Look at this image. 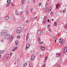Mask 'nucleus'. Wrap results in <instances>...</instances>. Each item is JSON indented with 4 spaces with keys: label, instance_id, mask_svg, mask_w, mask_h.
Segmentation results:
<instances>
[{
    "label": "nucleus",
    "instance_id": "obj_57",
    "mask_svg": "<svg viewBox=\"0 0 67 67\" xmlns=\"http://www.w3.org/2000/svg\"><path fill=\"white\" fill-rule=\"evenodd\" d=\"M37 20H38V19H37Z\"/></svg>",
    "mask_w": 67,
    "mask_h": 67
},
{
    "label": "nucleus",
    "instance_id": "obj_13",
    "mask_svg": "<svg viewBox=\"0 0 67 67\" xmlns=\"http://www.w3.org/2000/svg\"><path fill=\"white\" fill-rule=\"evenodd\" d=\"M51 10H52V8L50 7L48 9V12H50Z\"/></svg>",
    "mask_w": 67,
    "mask_h": 67
},
{
    "label": "nucleus",
    "instance_id": "obj_24",
    "mask_svg": "<svg viewBox=\"0 0 67 67\" xmlns=\"http://www.w3.org/2000/svg\"><path fill=\"white\" fill-rule=\"evenodd\" d=\"M29 67H33V65L31 64H30L29 66Z\"/></svg>",
    "mask_w": 67,
    "mask_h": 67
},
{
    "label": "nucleus",
    "instance_id": "obj_19",
    "mask_svg": "<svg viewBox=\"0 0 67 67\" xmlns=\"http://www.w3.org/2000/svg\"><path fill=\"white\" fill-rule=\"evenodd\" d=\"M17 48V47H15L13 50V52H14V51H15V49H16Z\"/></svg>",
    "mask_w": 67,
    "mask_h": 67
},
{
    "label": "nucleus",
    "instance_id": "obj_29",
    "mask_svg": "<svg viewBox=\"0 0 67 67\" xmlns=\"http://www.w3.org/2000/svg\"><path fill=\"white\" fill-rule=\"evenodd\" d=\"M60 64H59L57 65V67H60Z\"/></svg>",
    "mask_w": 67,
    "mask_h": 67
},
{
    "label": "nucleus",
    "instance_id": "obj_49",
    "mask_svg": "<svg viewBox=\"0 0 67 67\" xmlns=\"http://www.w3.org/2000/svg\"><path fill=\"white\" fill-rule=\"evenodd\" d=\"M46 60H45V62H46Z\"/></svg>",
    "mask_w": 67,
    "mask_h": 67
},
{
    "label": "nucleus",
    "instance_id": "obj_39",
    "mask_svg": "<svg viewBox=\"0 0 67 67\" xmlns=\"http://www.w3.org/2000/svg\"><path fill=\"white\" fill-rule=\"evenodd\" d=\"M48 22H49V19L48 20Z\"/></svg>",
    "mask_w": 67,
    "mask_h": 67
},
{
    "label": "nucleus",
    "instance_id": "obj_11",
    "mask_svg": "<svg viewBox=\"0 0 67 67\" xmlns=\"http://www.w3.org/2000/svg\"><path fill=\"white\" fill-rule=\"evenodd\" d=\"M57 56H58V57H60V56H61V55H60V54H59V53H57Z\"/></svg>",
    "mask_w": 67,
    "mask_h": 67
},
{
    "label": "nucleus",
    "instance_id": "obj_26",
    "mask_svg": "<svg viewBox=\"0 0 67 67\" xmlns=\"http://www.w3.org/2000/svg\"><path fill=\"white\" fill-rule=\"evenodd\" d=\"M46 19H47V18L45 17L43 21H46Z\"/></svg>",
    "mask_w": 67,
    "mask_h": 67
},
{
    "label": "nucleus",
    "instance_id": "obj_42",
    "mask_svg": "<svg viewBox=\"0 0 67 67\" xmlns=\"http://www.w3.org/2000/svg\"><path fill=\"white\" fill-rule=\"evenodd\" d=\"M7 59H8V58H9V57L7 56Z\"/></svg>",
    "mask_w": 67,
    "mask_h": 67
},
{
    "label": "nucleus",
    "instance_id": "obj_4",
    "mask_svg": "<svg viewBox=\"0 0 67 67\" xmlns=\"http://www.w3.org/2000/svg\"><path fill=\"white\" fill-rule=\"evenodd\" d=\"M67 52V46H66L63 49V54H65Z\"/></svg>",
    "mask_w": 67,
    "mask_h": 67
},
{
    "label": "nucleus",
    "instance_id": "obj_34",
    "mask_svg": "<svg viewBox=\"0 0 67 67\" xmlns=\"http://www.w3.org/2000/svg\"><path fill=\"white\" fill-rule=\"evenodd\" d=\"M58 36H60V34L59 33H58Z\"/></svg>",
    "mask_w": 67,
    "mask_h": 67
},
{
    "label": "nucleus",
    "instance_id": "obj_44",
    "mask_svg": "<svg viewBox=\"0 0 67 67\" xmlns=\"http://www.w3.org/2000/svg\"><path fill=\"white\" fill-rule=\"evenodd\" d=\"M41 5V3H39V5L40 6Z\"/></svg>",
    "mask_w": 67,
    "mask_h": 67
},
{
    "label": "nucleus",
    "instance_id": "obj_14",
    "mask_svg": "<svg viewBox=\"0 0 67 67\" xmlns=\"http://www.w3.org/2000/svg\"><path fill=\"white\" fill-rule=\"evenodd\" d=\"M45 9L46 10V12H47L48 11V8L47 7H46L45 8Z\"/></svg>",
    "mask_w": 67,
    "mask_h": 67
},
{
    "label": "nucleus",
    "instance_id": "obj_28",
    "mask_svg": "<svg viewBox=\"0 0 67 67\" xmlns=\"http://www.w3.org/2000/svg\"><path fill=\"white\" fill-rule=\"evenodd\" d=\"M15 44L16 45H18V42L16 41H15Z\"/></svg>",
    "mask_w": 67,
    "mask_h": 67
},
{
    "label": "nucleus",
    "instance_id": "obj_22",
    "mask_svg": "<svg viewBox=\"0 0 67 67\" xmlns=\"http://www.w3.org/2000/svg\"><path fill=\"white\" fill-rule=\"evenodd\" d=\"M38 41H39V42H40L41 41V39L40 38H38Z\"/></svg>",
    "mask_w": 67,
    "mask_h": 67
},
{
    "label": "nucleus",
    "instance_id": "obj_51",
    "mask_svg": "<svg viewBox=\"0 0 67 67\" xmlns=\"http://www.w3.org/2000/svg\"><path fill=\"white\" fill-rule=\"evenodd\" d=\"M34 18H35V19H36V17H35Z\"/></svg>",
    "mask_w": 67,
    "mask_h": 67
},
{
    "label": "nucleus",
    "instance_id": "obj_56",
    "mask_svg": "<svg viewBox=\"0 0 67 67\" xmlns=\"http://www.w3.org/2000/svg\"><path fill=\"white\" fill-rule=\"evenodd\" d=\"M10 4H12V3H11Z\"/></svg>",
    "mask_w": 67,
    "mask_h": 67
},
{
    "label": "nucleus",
    "instance_id": "obj_37",
    "mask_svg": "<svg viewBox=\"0 0 67 67\" xmlns=\"http://www.w3.org/2000/svg\"><path fill=\"white\" fill-rule=\"evenodd\" d=\"M20 36H17V38H20Z\"/></svg>",
    "mask_w": 67,
    "mask_h": 67
},
{
    "label": "nucleus",
    "instance_id": "obj_27",
    "mask_svg": "<svg viewBox=\"0 0 67 67\" xmlns=\"http://www.w3.org/2000/svg\"><path fill=\"white\" fill-rule=\"evenodd\" d=\"M29 20H27L26 21V23H29Z\"/></svg>",
    "mask_w": 67,
    "mask_h": 67
},
{
    "label": "nucleus",
    "instance_id": "obj_5",
    "mask_svg": "<svg viewBox=\"0 0 67 67\" xmlns=\"http://www.w3.org/2000/svg\"><path fill=\"white\" fill-rule=\"evenodd\" d=\"M37 33L38 35H41L43 33V31L42 30H38L37 31Z\"/></svg>",
    "mask_w": 67,
    "mask_h": 67
},
{
    "label": "nucleus",
    "instance_id": "obj_25",
    "mask_svg": "<svg viewBox=\"0 0 67 67\" xmlns=\"http://www.w3.org/2000/svg\"><path fill=\"white\" fill-rule=\"evenodd\" d=\"M27 63H24V66H26V65H27Z\"/></svg>",
    "mask_w": 67,
    "mask_h": 67
},
{
    "label": "nucleus",
    "instance_id": "obj_47",
    "mask_svg": "<svg viewBox=\"0 0 67 67\" xmlns=\"http://www.w3.org/2000/svg\"><path fill=\"white\" fill-rule=\"evenodd\" d=\"M1 58V55H0V58Z\"/></svg>",
    "mask_w": 67,
    "mask_h": 67
},
{
    "label": "nucleus",
    "instance_id": "obj_55",
    "mask_svg": "<svg viewBox=\"0 0 67 67\" xmlns=\"http://www.w3.org/2000/svg\"><path fill=\"white\" fill-rule=\"evenodd\" d=\"M52 21H53V19H52Z\"/></svg>",
    "mask_w": 67,
    "mask_h": 67
},
{
    "label": "nucleus",
    "instance_id": "obj_30",
    "mask_svg": "<svg viewBox=\"0 0 67 67\" xmlns=\"http://www.w3.org/2000/svg\"><path fill=\"white\" fill-rule=\"evenodd\" d=\"M66 11V10L65 9H64L63 11V13H65V11Z\"/></svg>",
    "mask_w": 67,
    "mask_h": 67
},
{
    "label": "nucleus",
    "instance_id": "obj_17",
    "mask_svg": "<svg viewBox=\"0 0 67 67\" xmlns=\"http://www.w3.org/2000/svg\"><path fill=\"white\" fill-rule=\"evenodd\" d=\"M4 51H1L0 52V53L1 54H3V53H4Z\"/></svg>",
    "mask_w": 67,
    "mask_h": 67
},
{
    "label": "nucleus",
    "instance_id": "obj_33",
    "mask_svg": "<svg viewBox=\"0 0 67 67\" xmlns=\"http://www.w3.org/2000/svg\"><path fill=\"white\" fill-rule=\"evenodd\" d=\"M45 23H46V21H45V20H43V23L44 24H45Z\"/></svg>",
    "mask_w": 67,
    "mask_h": 67
},
{
    "label": "nucleus",
    "instance_id": "obj_50",
    "mask_svg": "<svg viewBox=\"0 0 67 67\" xmlns=\"http://www.w3.org/2000/svg\"><path fill=\"white\" fill-rule=\"evenodd\" d=\"M28 13V12L27 11V13H26L27 14V13Z\"/></svg>",
    "mask_w": 67,
    "mask_h": 67
},
{
    "label": "nucleus",
    "instance_id": "obj_7",
    "mask_svg": "<svg viewBox=\"0 0 67 67\" xmlns=\"http://www.w3.org/2000/svg\"><path fill=\"white\" fill-rule=\"evenodd\" d=\"M35 57L34 55H31V60H33L34 59V58H35Z\"/></svg>",
    "mask_w": 67,
    "mask_h": 67
},
{
    "label": "nucleus",
    "instance_id": "obj_35",
    "mask_svg": "<svg viewBox=\"0 0 67 67\" xmlns=\"http://www.w3.org/2000/svg\"><path fill=\"white\" fill-rule=\"evenodd\" d=\"M51 14H53V12H51Z\"/></svg>",
    "mask_w": 67,
    "mask_h": 67
},
{
    "label": "nucleus",
    "instance_id": "obj_36",
    "mask_svg": "<svg viewBox=\"0 0 67 67\" xmlns=\"http://www.w3.org/2000/svg\"><path fill=\"white\" fill-rule=\"evenodd\" d=\"M49 31L50 32H51V29H50L49 30Z\"/></svg>",
    "mask_w": 67,
    "mask_h": 67
},
{
    "label": "nucleus",
    "instance_id": "obj_10",
    "mask_svg": "<svg viewBox=\"0 0 67 67\" xmlns=\"http://www.w3.org/2000/svg\"><path fill=\"white\" fill-rule=\"evenodd\" d=\"M54 26H56L57 25V22H55L54 24Z\"/></svg>",
    "mask_w": 67,
    "mask_h": 67
},
{
    "label": "nucleus",
    "instance_id": "obj_6",
    "mask_svg": "<svg viewBox=\"0 0 67 67\" xmlns=\"http://www.w3.org/2000/svg\"><path fill=\"white\" fill-rule=\"evenodd\" d=\"M60 7V5L59 3H57L56 5V7L57 9H58Z\"/></svg>",
    "mask_w": 67,
    "mask_h": 67
},
{
    "label": "nucleus",
    "instance_id": "obj_52",
    "mask_svg": "<svg viewBox=\"0 0 67 67\" xmlns=\"http://www.w3.org/2000/svg\"><path fill=\"white\" fill-rule=\"evenodd\" d=\"M10 55H12V53H11Z\"/></svg>",
    "mask_w": 67,
    "mask_h": 67
},
{
    "label": "nucleus",
    "instance_id": "obj_40",
    "mask_svg": "<svg viewBox=\"0 0 67 67\" xmlns=\"http://www.w3.org/2000/svg\"><path fill=\"white\" fill-rule=\"evenodd\" d=\"M48 27H50V26L49 25H48Z\"/></svg>",
    "mask_w": 67,
    "mask_h": 67
},
{
    "label": "nucleus",
    "instance_id": "obj_8",
    "mask_svg": "<svg viewBox=\"0 0 67 67\" xmlns=\"http://www.w3.org/2000/svg\"><path fill=\"white\" fill-rule=\"evenodd\" d=\"M30 44L29 43H27L26 47V49H27V48H28L29 47H30Z\"/></svg>",
    "mask_w": 67,
    "mask_h": 67
},
{
    "label": "nucleus",
    "instance_id": "obj_43",
    "mask_svg": "<svg viewBox=\"0 0 67 67\" xmlns=\"http://www.w3.org/2000/svg\"><path fill=\"white\" fill-rule=\"evenodd\" d=\"M46 5H47V3H46Z\"/></svg>",
    "mask_w": 67,
    "mask_h": 67
},
{
    "label": "nucleus",
    "instance_id": "obj_15",
    "mask_svg": "<svg viewBox=\"0 0 67 67\" xmlns=\"http://www.w3.org/2000/svg\"><path fill=\"white\" fill-rule=\"evenodd\" d=\"M2 36H4V35H5V34L4 33V32L3 31L2 32Z\"/></svg>",
    "mask_w": 67,
    "mask_h": 67
},
{
    "label": "nucleus",
    "instance_id": "obj_23",
    "mask_svg": "<svg viewBox=\"0 0 67 67\" xmlns=\"http://www.w3.org/2000/svg\"><path fill=\"white\" fill-rule=\"evenodd\" d=\"M39 44H43V42H41V41L39 42Z\"/></svg>",
    "mask_w": 67,
    "mask_h": 67
},
{
    "label": "nucleus",
    "instance_id": "obj_9",
    "mask_svg": "<svg viewBox=\"0 0 67 67\" xmlns=\"http://www.w3.org/2000/svg\"><path fill=\"white\" fill-rule=\"evenodd\" d=\"M41 49L42 51H44L45 50V47H44L41 46Z\"/></svg>",
    "mask_w": 67,
    "mask_h": 67
},
{
    "label": "nucleus",
    "instance_id": "obj_20",
    "mask_svg": "<svg viewBox=\"0 0 67 67\" xmlns=\"http://www.w3.org/2000/svg\"><path fill=\"white\" fill-rule=\"evenodd\" d=\"M10 3L7 4L6 6V7H9V6H10Z\"/></svg>",
    "mask_w": 67,
    "mask_h": 67
},
{
    "label": "nucleus",
    "instance_id": "obj_21",
    "mask_svg": "<svg viewBox=\"0 0 67 67\" xmlns=\"http://www.w3.org/2000/svg\"><path fill=\"white\" fill-rule=\"evenodd\" d=\"M3 32H4L5 34H7V33L8 31H7V30H5V31H4Z\"/></svg>",
    "mask_w": 67,
    "mask_h": 67
},
{
    "label": "nucleus",
    "instance_id": "obj_16",
    "mask_svg": "<svg viewBox=\"0 0 67 67\" xmlns=\"http://www.w3.org/2000/svg\"><path fill=\"white\" fill-rule=\"evenodd\" d=\"M8 19H9V17L8 16L5 18L6 20H8Z\"/></svg>",
    "mask_w": 67,
    "mask_h": 67
},
{
    "label": "nucleus",
    "instance_id": "obj_2",
    "mask_svg": "<svg viewBox=\"0 0 67 67\" xmlns=\"http://www.w3.org/2000/svg\"><path fill=\"white\" fill-rule=\"evenodd\" d=\"M11 37V35L10 34H7L5 36V38L6 40H8Z\"/></svg>",
    "mask_w": 67,
    "mask_h": 67
},
{
    "label": "nucleus",
    "instance_id": "obj_45",
    "mask_svg": "<svg viewBox=\"0 0 67 67\" xmlns=\"http://www.w3.org/2000/svg\"><path fill=\"white\" fill-rule=\"evenodd\" d=\"M56 39H55V43H56Z\"/></svg>",
    "mask_w": 67,
    "mask_h": 67
},
{
    "label": "nucleus",
    "instance_id": "obj_18",
    "mask_svg": "<svg viewBox=\"0 0 67 67\" xmlns=\"http://www.w3.org/2000/svg\"><path fill=\"white\" fill-rule=\"evenodd\" d=\"M21 2L22 4H24V0H21Z\"/></svg>",
    "mask_w": 67,
    "mask_h": 67
},
{
    "label": "nucleus",
    "instance_id": "obj_54",
    "mask_svg": "<svg viewBox=\"0 0 67 67\" xmlns=\"http://www.w3.org/2000/svg\"><path fill=\"white\" fill-rule=\"evenodd\" d=\"M47 1H49V0H47Z\"/></svg>",
    "mask_w": 67,
    "mask_h": 67
},
{
    "label": "nucleus",
    "instance_id": "obj_1",
    "mask_svg": "<svg viewBox=\"0 0 67 67\" xmlns=\"http://www.w3.org/2000/svg\"><path fill=\"white\" fill-rule=\"evenodd\" d=\"M22 32V29L21 27H18L17 28L16 32L18 34H19Z\"/></svg>",
    "mask_w": 67,
    "mask_h": 67
},
{
    "label": "nucleus",
    "instance_id": "obj_32",
    "mask_svg": "<svg viewBox=\"0 0 67 67\" xmlns=\"http://www.w3.org/2000/svg\"><path fill=\"white\" fill-rule=\"evenodd\" d=\"M13 36L12 35L11 36H10V38H13Z\"/></svg>",
    "mask_w": 67,
    "mask_h": 67
},
{
    "label": "nucleus",
    "instance_id": "obj_46",
    "mask_svg": "<svg viewBox=\"0 0 67 67\" xmlns=\"http://www.w3.org/2000/svg\"><path fill=\"white\" fill-rule=\"evenodd\" d=\"M29 34H27V36H29Z\"/></svg>",
    "mask_w": 67,
    "mask_h": 67
},
{
    "label": "nucleus",
    "instance_id": "obj_41",
    "mask_svg": "<svg viewBox=\"0 0 67 67\" xmlns=\"http://www.w3.org/2000/svg\"><path fill=\"white\" fill-rule=\"evenodd\" d=\"M23 13V12H21V14H22Z\"/></svg>",
    "mask_w": 67,
    "mask_h": 67
},
{
    "label": "nucleus",
    "instance_id": "obj_12",
    "mask_svg": "<svg viewBox=\"0 0 67 67\" xmlns=\"http://www.w3.org/2000/svg\"><path fill=\"white\" fill-rule=\"evenodd\" d=\"M11 2V0H7V3H9Z\"/></svg>",
    "mask_w": 67,
    "mask_h": 67
},
{
    "label": "nucleus",
    "instance_id": "obj_31",
    "mask_svg": "<svg viewBox=\"0 0 67 67\" xmlns=\"http://www.w3.org/2000/svg\"><path fill=\"white\" fill-rule=\"evenodd\" d=\"M65 28H66L67 27V24H66L65 25Z\"/></svg>",
    "mask_w": 67,
    "mask_h": 67
},
{
    "label": "nucleus",
    "instance_id": "obj_48",
    "mask_svg": "<svg viewBox=\"0 0 67 67\" xmlns=\"http://www.w3.org/2000/svg\"><path fill=\"white\" fill-rule=\"evenodd\" d=\"M45 66V65H44L43 66V67H44Z\"/></svg>",
    "mask_w": 67,
    "mask_h": 67
},
{
    "label": "nucleus",
    "instance_id": "obj_3",
    "mask_svg": "<svg viewBox=\"0 0 67 67\" xmlns=\"http://www.w3.org/2000/svg\"><path fill=\"white\" fill-rule=\"evenodd\" d=\"M59 43H60V44L61 45L63 44V43H64L63 40L62 38H60L59 40Z\"/></svg>",
    "mask_w": 67,
    "mask_h": 67
},
{
    "label": "nucleus",
    "instance_id": "obj_38",
    "mask_svg": "<svg viewBox=\"0 0 67 67\" xmlns=\"http://www.w3.org/2000/svg\"><path fill=\"white\" fill-rule=\"evenodd\" d=\"M47 57H46L45 58V60H47Z\"/></svg>",
    "mask_w": 67,
    "mask_h": 67
},
{
    "label": "nucleus",
    "instance_id": "obj_53",
    "mask_svg": "<svg viewBox=\"0 0 67 67\" xmlns=\"http://www.w3.org/2000/svg\"><path fill=\"white\" fill-rule=\"evenodd\" d=\"M7 56H9V54H7Z\"/></svg>",
    "mask_w": 67,
    "mask_h": 67
}]
</instances>
